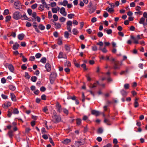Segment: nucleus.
I'll return each instance as SVG.
<instances>
[{"mask_svg": "<svg viewBox=\"0 0 147 147\" xmlns=\"http://www.w3.org/2000/svg\"><path fill=\"white\" fill-rule=\"evenodd\" d=\"M53 112L54 115L52 116L51 121L55 123H57L59 122L61 120L60 117L55 114L56 112L55 111H54Z\"/></svg>", "mask_w": 147, "mask_h": 147, "instance_id": "f257e3e1", "label": "nucleus"}, {"mask_svg": "<svg viewBox=\"0 0 147 147\" xmlns=\"http://www.w3.org/2000/svg\"><path fill=\"white\" fill-rule=\"evenodd\" d=\"M88 12L90 13H93L96 9V6H93L92 3L91 2H89L88 5Z\"/></svg>", "mask_w": 147, "mask_h": 147, "instance_id": "f03ea898", "label": "nucleus"}, {"mask_svg": "<svg viewBox=\"0 0 147 147\" xmlns=\"http://www.w3.org/2000/svg\"><path fill=\"white\" fill-rule=\"evenodd\" d=\"M57 76V74L55 72H52L50 76V83L51 84H53Z\"/></svg>", "mask_w": 147, "mask_h": 147, "instance_id": "7ed1b4c3", "label": "nucleus"}, {"mask_svg": "<svg viewBox=\"0 0 147 147\" xmlns=\"http://www.w3.org/2000/svg\"><path fill=\"white\" fill-rule=\"evenodd\" d=\"M131 38L133 39V42L134 43L137 44L138 43V40H139L141 39L140 35H138L136 37H135L133 35H131Z\"/></svg>", "mask_w": 147, "mask_h": 147, "instance_id": "20e7f679", "label": "nucleus"}, {"mask_svg": "<svg viewBox=\"0 0 147 147\" xmlns=\"http://www.w3.org/2000/svg\"><path fill=\"white\" fill-rule=\"evenodd\" d=\"M21 14L18 11H15L13 13V18L15 20H18L20 18Z\"/></svg>", "mask_w": 147, "mask_h": 147, "instance_id": "39448f33", "label": "nucleus"}, {"mask_svg": "<svg viewBox=\"0 0 147 147\" xmlns=\"http://www.w3.org/2000/svg\"><path fill=\"white\" fill-rule=\"evenodd\" d=\"M119 62L118 61H115L113 65V68L114 69H119L120 66L119 65Z\"/></svg>", "mask_w": 147, "mask_h": 147, "instance_id": "423d86ee", "label": "nucleus"}, {"mask_svg": "<svg viewBox=\"0 0 147 147\" xmlns=\"http://www.w3.org/2000/svg\"><path fill=\"white\" fill-rule=\"evenodd\" d=\"M56 107L57 111L59 113H61L62 111V108L61 105L58 102H57L56 105Z\"/></svg>", "mask_w": 147, "mask_h": 147, "instance_id": "0eeeda50", "label": "nucleus"}, {"mask_svg": "<svg viewBox=\"0 0 147 147\" xmlns=\"http://www.w3.org/2000/svg\"><path fill=\"white\" fill-rule=\"evenodd\" d=\"M15 8L16 9H19L21 5L20 2L19 1H17L14 2Z\"/></svg>", "mask_w": 147, "mask_h": 147, "instance_id": "6e6552de", "label": "nucleus"}, {"mask_svg": "<svg viewBox=\"0 0 147 147\" xmlns=\"http://www.w3.org/2000/svg\"><path fill=\"white\" fill-rule=\"evenodd\" d=\"M83 144V143L80 141H76L75 143V145L73 146L74 147H79L80 146Z\"/></svg>", "mask_w": 147, "mask_h": 147, "instance_id": "1a4fd4ad", "label": "nucleus"}, {"mask_svg": "<svg viewBox=\"0 0 147 147\" xmlns=\"http://www.w3.org/2000/svg\"><path fill=\"white\" fill-rule=\"evenodd\" d=\"M60 13L64 16H66L67 13L64 8L62 7L60 9Z\"/></svg>", "mask_w": 147, "mask_h": 147, "instance_id": "9d476101", "label": "nucleus"}, {"mask_svg": "<svg viewBox=\"0 0 147 147\" xmlns=\"http://www.w3.org/2000/svg\"><path fill=\"white\" fill-rule=\"evenodd\" d=\"M58 57L59 59L61 58H66V56L65 54L63 53L62 52H60L59 53Z\"/></svg>", "mask_w": 147, "mask_h": 147, "instance_id": "9b49d317", "label": "nucleus"}, {"mask_svg": "<svg viewBox=\"0 0 147 147\" xmlns=\"http://www.w3.org/2000/svg\"><path fill=\"white\" fill-rule=\"evenodd\" d=\"M45 68L47 71H50L51 70V66L48 63H47L45 65Z\"/></svg>", "mask_w": 147, "mask_h": 147, "instance_id": "f8f14e48", "label": "nucleus"}, {"mask_svg": "<svg viewBox=\"0 0 147 147\" xmlns=\"http://www.w3.org/2000/svg\"><path fill=\"white\" fill-rule=\"evenodd\" d=\"M91 113L96 116H98L100 115L99 112L98 111L95 110H92L91 111Z\"/></svg>", "mask_w": 147, "mask_h": 147, "instance_id": "ddd939ff", "label": "nucleus"}, {"mask_svg": "<svg viewBox=\"0 0 147 147\" xmlns=\"http://www.w3.org/2000/svg\"><path fill=\"white\" fill-rule=\"evenodd\" d=\"M33 26L35 29L36 31L38 33L40 32L39 30H38L37 28V23L35 22H34L33 24Z\"/></svg>", "mask_w": 147, "mask_h": 147, "instance_id": "4468645a", "label": "nucleus"}, {"mask_svg": "<svg viewBox=\"0 0 147 147\" xmlns=\"http://www.w3.org/2000/svg\"><path fill=\"white\" fill-rule=\"evenodd\" d=\"M8 68L10 70V71L11 72H13L14 70V68L13 65L11 64H9L8 65Z\"/></svg>", "mask_w": 147, "mask_h": 147, "instance_id": "2eb2a0df", "label": "nucleus"}, {"mask_svg": "<svg viewBox=\"0 0 147 147\" xmlns=\"http://www.w3.org/2000/svg\"><path fill=\"white\" fill-rule=\"evenodd\" d=\"M59 7H57L56 8H53L52 9V11L53 13H56L57 11L59 10Z\"/></svg>", "mask_w": 147, "mask_h": 147, "instance_id": "dca6fc26", "label": "nucleus"}, {"mask_svg": "<svg viewBox=\"0 0 147 147\" xmlns=\"http://www.w3.org/2000/svg\"><path fill=\"white\" fill-rule=\"evenodd\" d=\"M68 4V1L66 0H64L63 2H60L59 3V4L63 5L64 6H66Z\"/></svg>", "mask_w": 147, "mask_h": 147, "instance_id": "f3484780", "label": "nucleus"}, {"mask_svg": "<svg viewBox=\"0 0 147 147\" xmlns=\"http://www.w3.org/2000/svg\"><path fill=\"white\" fill-rule=\"evenodd\" d=\"M54 24L55 28L56 29H59L61 28V25L60 24L56 22H54Z\"/></svg>", "mask_w": 147, "mask_h": 147, "instance_id": "a211bd4d", "label": "nucleus"}, {"mask_svg": "<svg viewBox=\"0 0 147 147\" xmlns=\"http://www.w3.org/2000/svg\"><path fill=\"white\" fill-rule=\"evenodd\" d=\"M71 142L70 139H66L62 142L64 144H67Z\"/></svg>", "mask_w": 147, "mask_h": 147, "instance_id": "6ab92c4d", "label": "nucleus"}, {"mask_svg": "<svg viewBox=\"0 0 147 147\" xmlns=\"http://www.w3.org/2000/svg\"><path fill=\"white\" fill-rule=\"evenodd\" d=\"M24 36L23 34H20L18 36V38L20 40H22L24 38Z\"/></svg>", "mask_w": 147, "mask_h": 147, "instance_id": "aec40b11", "label": "nucleus"}, {"mask_svg": "<svg viewBox=\"0 0 147 147\" xmlns=\"http://www.w3.org/2000/svg\"><path fill=\"white\" fill-rule=\"evenodd\" d=\"M19 45L17 43H15V45L13 47V49L14 50L17 49L19 47Z\"/></svg>", "mask_w": 147, "mask_h": 147, "instance_id": "412c9836", "label": "nucleus"}, {"mask_svg": "<svg viewBox=\"0 0 147 147\" xmlns=\"http://www.w3.org/2000/svg\"><path fill=\"white\" fill-rule=\"evenodd\" d=\"M11 96L12 100L13 101H15L16 99V96L13 93H11Z\"/></svg>", "mask_w": 147, "mask_h": 147, "instance_id": "4be33fe9", "label": "nucleus"}, {"mask_svg": "<svg viewBox=\"0 0 147 147\" xmlns=\"http://www.w3.org/2000/svg\"><path fill=\"white\" fill-rule=\"evenodd\" d=\"M121 94L124 96H126L127 94V92L124 90H121Z\"/></svg>", "mask_w": 147, "mask_h": 147, "instance_id": "5701e85b", "label": "nucleus"}, {"mask_svg": "<svg viewBox=\"0 0 147 147\" xmlns=\"http://www.w3.org/2000/svg\"><path fill=\"white\" fill-rule=\"evenodd\" d=\"M45 5H40L38 7V9L42 11L44 10Z\"/></svg>", "mask_w": 147, "mask_h": 147, "instance_id": "b1692460", "label": "nucleus"}, {"mask_svg": "<svg viewBox=\"0 0 147 147\" xmlns=\"http://www.w3.org/2000/svg\"><path fill=\"white\" fill-rule=\"evenodd\" d=\"M9 89L12 91H14L16 89L15 87L12 85H9Z\"/></svg>", "mask_w": 147, "mask_h": 147, "instance_id": "393cba45", "label": "nucleus"}, {"mask_svg": "<svg viewBox=\"0 0 147 147\" xmlns=\"http://www.w3.org/2000/svg\"><path fill=\"white\" fill-rule=\"evenodd\" d=\"M9 12L8 9H6L4 11V12L3 13V15H6L9 14Z\"/></svg>", "mask_w": 147, "mask_h": 147, "instance_id": "a878e982", "label": "nucleus"}, {"mask_svg": "<svg viewBox=\"0 0 147 147\" xmlns=\"http://www.w3.org/2000/svg\"><path fill=\"white\" fill-rule=\"evenodd\" d=\"M11 18L10 16H7L5 17V22H7L10 20Z\"/></svg>", "mask_w": 147, "mask_h": 147, "instance_id": "bb28decb", "label": "nucleus"}, {"mask_svg": "<svg viewBox=\"0 0 147 147\" xmlns=\"http://www.w3.org/2000/svg\"><path fill=\"white\" fill-rule=\"evenodd\" d=\"M38 28L41 30H43L45 28V27L41 24H40L39 25Z\"/></svg>", "mask_w": 147, "mask_h": 147, "instance_id": "cd10ccee", "label": "nucleus"}, {"mask_svg": "<svg viewBox=\"0 0 147 147\" xmlns=\"http://www.w3.org/2000/svg\"><path fill=\"white\" fill-rule=\"evenodd\" d=\"M73 33L74 34L76 35L77 34L78 32L76 29L74 28L72 30Z\"/></svg>", "mask_w": 147, "mask_h": 147, "instance_id": "c85d7f7f", "label": "nucleus"}, {"mask_svg": "<svg viewBox=\"0 0 147 147\" xmlns=\"http://www.w3.org/2000/svg\"><path fill=\"white\" fill-rule=\"evenodd\" d=\"M20 18L22 20H26L28 17L26 15H24L23 16H21Z\"/></svg>", "mask_w": 147, "mask_h": 147, "instance_id": "c756f323", "label": "nucleus"}, {"mask_svg": "<svg viewBox=\"0 0 147 147\" xmlns=\"http://www.w3.org/2000/svg\"><path fill=\"white\" fill-rule=\"evenodd\" d=\"M81 120L80 119L78 118L76 119V124L78 125H80L81 124Z\"/></svg>", "mask_w": 147, "mask_h": 147, "instance_id": "7c9ffc66", "label": "nucleus"}, {"mask_svg": "<svg viewBox=\"0 0 147 147\" xmlns=\"http://www.w3.org/2000/svg\"><path fill=\"white\" fill-rule=\"evenodd\" d=\"M74 16V14L73 13H70L68 15V18L69 19H71Z\"/></svg>", "mask_w": 147, "mask_h": 147, "instance_id": "2f4dec72", "label": "nucleus"}, {"mask_svg": "<svg viewBox=\"0 0 147 147\" xmlns=\"http://www.w3.org/2000/svg\"><path fill=\"white\" fill-rule=\"evenodd\" d=\"M67 26H72V22L71 21H68L66 23Z\"/></svg>", "mask_w": 147, "mask_h": 147, "instance_id": "473e14b6", "label": "nucleus"}, {"mask_svg": "<svg viewBox=\"0 0 147 147\" xmlns=\"http://www.w3.org/2000/svg\"><path fill=\"white\" fill-rule=\"evenodd\" d=\"M145 20V19L143 17H142L140 18V21L139 22V23L141 24H143L144 23Z\"/></svg>", "mask_w": 147, "mask_h": 147, "instance_id": "72a5a7b5", "label": "nucleus"}, {"mask_svg": "<svg viewBox=\"0 0 147 147\" xmlns=\"http://www.w3.org/2000/svg\"><path fill=\"white\" fill-rule=\"evenodd\" d=\"M53 18L55 21H57L58 20V17L56 14H54L53 16Z\"/></svg>", "mask_w": 147, "mask_h": 147, "instance_id": "f704fd0d", "label": "nucleus"}, {"mask_svg": "<svg viewBox=\"0 0 147 147\" xmlns=\"http://www.w3.org/2000/svg\"><path fill=\"white\" fill-rule=\"evenodd\" d=\"M8 134L10 138H11L13 136V131H9Z\"/></svg>", "mask_w": 147, "mask_h": 147, "instance_id": "c9c22d12", "label": "nucleus"}, {"mask_svg": "<svg viewBox=\"0 0 147 147\" xmlns=\"http://www.w3.org/2000/svg\"><path fill=\"white\" fill-rule=\"evenodd\" d=\"M69 34L68 32L65 31L64 33V36L66 38H69Z\"/></svg>", "mask_w": 147, "mask_h": 147, "instance_id": "e433bc0d", "label": "nucleus"}, {"mask_svg": "<svg viewBox=\"0 0 147 147\" xmlns=\"http://www.w3.org/2000/svg\"><path fill=\"white\" fill-rule=\"evenodd\" d=\"M40 62L43 63H45L46 62V59L45 57L42 58L40 60Z\"/></svg>", "mask_w": 147, "mask_h": 147, "instance_id": "4c0bfd02", "label": "nucleus"}, {"mask_svg": "<svg viewBox=\"0 0 147 147\" xmlns=\"http://www.w3.org/2000/svg\"><path fill=\"white\" fill-rule=\"evenodd\" d=\"M37 80V77L36 76H32L31 77V80L33 82H35Z\"/></svg>", "mask_w": 147, "mask_h": 147, "instance_id": "58836bf2", "label": "nucleus"}, {"mask_svg": "<svg viewBox=\"0 0 147 147\" xmlns=\"http://www.w3.org/2000/svg\"><path fill=\"white\" fill-rule=\"evenodd\" d=\"M106 10H107L109 12L111 13L114 10L112 8H107Z\"/></svg>", "mask_w": 147, "mask_h": 147, "instance_id": "ea45409f", "label": "nucleus"}, {"mask_svg": "<svg viewBox=\"0 0 147 147\" xmlns=\"http://www.w3.org/2000/svg\"><path fill=\"white\" fill-rule=\"evenodd\" d=\"M65 66H66L70 67V66H71V64L69 62L67 61L65 63Z\"/></svg>", "mask_w": 147, "mask_h": 147, "instance_id": "a19ab883", "label": "nucleus"}, {"mask_svg": "<svg viewBox=\"0 0 147 147\" xmlns=\"http://www.w3.org/2000/svg\"><path fill=\"white\" fill-rule=\"evenodd\" d=\"M37 6V4L36 3L34 4L31 6V8L33 9H35Z\"/></svg>", "mask_w": 147, "mask_h": 147, "instance_id": "79ce46f5", "label": "nucleus"}, {"mask_svg": "<svg viewBox=\"0 0 147 147\" xmlns=\"http://www.w3.org/2000/svg\"><path fill=\"white\" fill-rule=\"evenodd\" d=\"M41 55H42L40 53H38L36 54L35 57L36 58H39L41 57Z\"/></svg>", "mask_w": 147, "mask_h": 147, "instance_id": "37998d69", "label": "nucleus"}, {"mask_svg": "<svg viewBox=\"0 0 147 147\" xmlns=\"http://www.w3.org/2000/svg\"><path fill=\"white\" fill-rule=\"evenodd\" d=\"M105 31L107 34H111L112 32V30L111 29H109V30H104Z\"/></svg>", "mask_w": 147, "mask_h": 147, "instance_id": "c03bdc74", "label": "nucleus"}, {"mask_svg": "<svg viewBox=\"0 0 147 147\" xmlns=\"http://www.w3.org/2000/svg\"><path fill=\"white\" fill-rule=\"evenodd\" d=\"M97 35L98 37H101L103 36V34L101 32H99L98 33Z\"/></svg>", "mask_w": 147, "mask_h": 147, "instance_id": "a18cd8bd", "label": "nucleus"}, {"mask_svg": "<svg viewBox=\"0 0 147 147\" xmlns=\"http://www.w3.org/2000/svg\"><path fill=\"white\" fill-rule=\"evenodd\" d=\"M65 18L63 17H61L59 18V20L61 22H63L65 21Z\"/></svg>", "mask_w": 147, "mask_h": 147, "instance_id": "49530a36", "label": "nucleus"}, {"mask_svg": "<svg viewBox=\"0 0 147 147\" xmlns=\"http://www.w3.org/2000/svg\"><path fill=\"white\" fill-rule=\"evenodd\" d=\"M13 113L14 114H18L19 113V111L17 109H15L13 110Z\"/></svg>", "mask_w": 147, "mask_h": 147, "instance_id": "de8ad7c7", "label": "nucleus"}, {"mask_svg": "<svg viewBox=\"0 0 147 147\" xmlns=\"http://www.w3.org/2000/svg\"><path fill=\"white\" fill-rule=\"evenodd\" d=\"M63 112L66 114L67 115H68V110L66 109H63Z\"/></svg>", "mask_w": 147, "mask_h": 147, "instance_id": "09e8293b", "label": "nucleus"}, {"mask_svg": "<svg viewBox=\"0 0 147 147\" xmlns=\"http://www.w3.org/2000/svg\"><path fill=\"white\" fill-rule=\"evenodd\" d=\"M26 26L27 27H30L31 26L32 24L28 22H26Z\"/></svg>", "mask_w": 147, "mask_h": 147, "instance_id": "8fccbe9b", "label": "nucleus"}, {"mask_svg": "<svg viewBox=\"0 0 147 147\" xmlns=\"http://www.w3.org/2000/svg\"><path fill=\"white\" fill-rule=\"evenodd\" d=\"M124 88L125 89H127L129 87V84H125L124 86Z\"/></svg>", "mask_w": 147, "mask_h": 147, "instance_id": "3c124183", "label": "nucleus"}, {"mask_svg": "<svg viewBox=\"0 0 147 147\" xmlns=\"http://www.w3.org/2000/svg\"><path fill=\"white\" fill-rule=\"evenodd\" d=\"M97 86V84L96 83H94L92 85V86H89L90 88H95Z\"/></svg>", "mask_w": 147, "mask_h": 147, "instance_id": "603ef678", "label": "nucleus"}, {"mask_svg": "<svg viewBox=\"0 0 147 147\" xmlns=\"http://www.w3.org/2000/svg\"><path fill=\"white\" fill-rule=\"evenodd\" d=\"M67 30H68L69 32H70V33H71V26H67Z\"/></svg>", "mask_w": 147, "mask_h": 147, "instance_id": "864d4df0", "label": "nucleus"}, {"mask_svg": "<svg viewBox=\"0 0 147 147\" xmlns=\"http://www.w3.org/2000/svg\"><path fill=\"white\" fill-rule=\"evenodd\" d=\"M92 22L94 23L96 21V18L95 17L93 18L91 20Z\"/></svg>", "mask_w": 147, "mask_h": 147, "instance_id": "5fc2aeb1", "label": "nucleus"}, {"mask_svg": "<svg viewBox=\"0 0 147 147\" xmlns=\"http://www.w3.org/2000/svg\"><path fill=\"white\" fill-rule=\"evenodd\" d=\"M28 12L30 15H31L32 14V10L31 9H29L27 10Z\"/></svg>", "mask_w": 147, "mask_h": 147, "instance_id": "6e6d98bb", "label": "nucleus"}, {"mask_svg": "<svg viewBox=\"0 0 147 147\" xmlns=\"http://www.w3.org/2000/svg\"><path fill=\"white\" fill-rule=\"evenodd\" d=\"M41 131L42 134H45L47 133V131L45 130V129L44 127L42 128Z\"/></svg>", "mask_w": 147, "mask_h": 147, "instance_id": "4d7b16f0", "label": "nucleus"}, {"mask_svg": "<svg viewBox=\"0 0 147 147\" xmlns=\"http://www.w3.org/2000/svg\"><path fill=\"white\" fill-rule=\"evenodd\" d=\"M81 67L84 68V70H86L87 68H86V65L84 64H82L81 65Z\"/></svg>", "mask_w": 147, "mask_h": 147, "instance_id": "13d9d810", "label": "nucleus"}, {"mask_svg": "<svg viewBox=\"0 0 147 147\" xmlns=\"http://www.w3.org/2000/svg\"><path fill=\"white\" fill-rule=\"evenodd\" d=\"M103 129L102 128H99L98 129V133L101 134L102 132Z\"/></svg>", "mask_w": 147, "mask_h": 147, "instance_id": "bf43d9fd", "label": "nucleus"}, {"mask_svg": "<svg viewBox=\"0 0 147 147\" xmlns=\"http://www.w3.org/2000/svg\"><path fill=\"white\" fill-rule=\"evenodd\" d=\"M138 104L137 101H135L134 106L136 108L138 106Z\"/></svg>", "mask_w": 147, "mask_h": 147, "instance_id": "052dcab7", "label": "nucleus"}, {"mask_svg": "<svg viewBox=\"0 0 147 147\" xmlns=\"http://www.w3.org/2000/svg\"><path fill=\"white\" fill-rule=\"evenodd\" d=\"M35 59V58L34 56H31L29 60L31 61H34Z\"/></svg>", "mask_w": 147, "mask_h": 147, "instance_id": "680f3d73", "label": "nucleus"}, {"mask_svg": "<svg viewBox=\"0 0 147 147\" xmlns=\"http://www.w3.org/2000/svg\"><path fill=\"white\" fill-rule=\"evenodd\" d=\"M51 5L52 7H54L56 6V3L55 2H53L51 3Z\"/></svg>", "mask_w": 147, "mask_h": 147, "instance_id": "e2e57ef3", "label": "nucleus"}, {"mask_svg": "<svg viewBox=\"0 0 147 147\" xmlns=\"http://www.w3.org/2000/svg\"><path fill=\"white\" fill-rule=\"evenodd\" d=\"M6 80L4 78H2L1 79V82L2 83L4 84L6 82Z\"/></svg>", "mask_w": 147, "mask_h": 147, "instance_id": "0e129e2a", "label": "nucleus"}, {"mask_svg": "<svg viewBox=\"0 0 147 147\" xmlns=\"http://www.w3.org/2000/svg\"><path fill=\"white\" fill-rule=\"evenodd\" d=\"M25 77L28 79H29L30 77V76L28 75L27 73H25Z\"/></svg>", "mask_w": 147, "mask_h": 147, "instance_id": "69168bd1", "label": "nucleus"}, {"mask_svg": "<svg viewBox=\"0 0 147 147\" xmlns=\"http://www.w3.org/2000/svg\"><path fill=\"white\" fill-rule=\"evenodd\" d=\"M40 90L41 91L44 92L46 90V88L45 87L42 86L40 88Z\"/></svg>", "mask_w": 147, "mask_h": 147, "instance_id": "338daca9", "label": "nucleus"}, {"mask_svg": "<svg viewBox=\"0 0 147 147\" xmlns=\"http://www.w3.org/2000/svg\"><path fill=\"white\" fill-rule=\"evenodd\" d=\"M26 43L24 42H22L21 43V45L22 46L25 47L26 46Z\"/></svg>", "mask_w": 147, "mask_h": 147, "instance_id": "774afa93", "label": "nucleus"}]
</instances>
